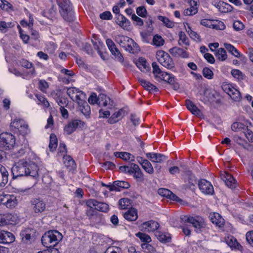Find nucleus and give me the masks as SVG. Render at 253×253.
I'll list each match as a JSON object with an SVG mask.
<instances>
[{"mask_svg":"<svg viewBox=\"0 0 253 253\" xmlns=\"http://www.w3.org/2000/svg\"><path fill=\"white\" fill-rule=\"evenodd\" d=\"M38 170V166L35 162L24 160L19 161L11 168L13 179L24 176L36 178L39 176Z\"/></svg>","mask_w":253,"mask_h":253,"instance_id":"obj_1","label":"nucleus"},{"mask_svg":"<svg viewBox=\"0 0 253 253\" xmlns=\"http://www.w3.org/2000/svg\"><path fill=\"white\" fill-rule=\"evenodd\" d=\"M59 12L65 21L72 22L75 19V13L69 0H57Z\"/></svg>","mask_w":253,"mask_h":253,"instance_id":"obj_2","label":"nucleus"},{"mask_svg":"<svg viewBox=\"0 0 253 253\" xmlns=\"http://www.w3.org/2000/svg\"><path fill=\"white\" fill-rule=\"evenodd\" d=\"M62 239V234L57 230H50L46 232L42 237L41 241L46 248H51L56 246Z\"/></svg>","mask_w":253,"mask_h":253,"instance_id":"obj_3","label":"nucleus"},{"mask_svg":"<svg viewBox=\"0 0 253 253\" xmlns=\"http://www.w3.org/2000/svg\"><path fill=\"white\" fill-rule=\"evenodd\" d=\"M116 42L126 50L130 52L134 53L137 50V44L133 40L128 37L118 36L116 37Z\"/></svg>","mask_w":253,"mask_h":253,"instance_id":"obj_4","label":"nucleus"},{"mask_svg":"<svg viewBox=\"0 0 253 253\" xmlns=\"http://www.w3.org/2000/svg\"><path fill=\"white\" fill-rule=\"evenodd\" d=\"M156 56L158 61L164 67L168 69L174 67V63L169 55L163 50H159L156 52Z\"/></svg>","mask_w":253,"mask_h":253,"instance_id":"obj_5","label":"nucleus"},{"mask_svg":"<svg viewBox=\"0 0 253 253\" xmlns=\"http://www.w3.org/2000/svg\"><path fill=\"white\" fill-rule=\"evenodd\" d=\"M15 143L14 135L9 133H2L0 134V148L4 150L11 149Z\"/></svg>","mask_w":253,"mask_h":253,"instance_id":"obj_6","label":"nucleus"},{"mask_svg":"<svg viewBox=\"0 0 253 253\" xmlns=\"http://www.w3.org/2000/svg\"><path fill=\"white\" fill-rule=\"evenodd\" d=\"M180 218L185 223L192 224L193 226L197 229H200L205 226L204 219L199 216L193 217L189 215H182Z\"/></svg>","mask_w":253,"mask_h":253,"instance_id":"obj_7","label":"nucleus"},{"mask_svg":"<svg viewBox=\"0 0 253 253\" xmlns=\"http://www.w3.org/2000/svg\"><path fill=\"white\" fill-rule=\"evenodd\" d=\"M10 126L17 129L22 135L27 134L28 131V126L25 121L21 119H14L10 124Z\"/></svg>","mask_w":253,"mask_h":253,"instance_id":"obj_8","label":"nucleus"},{"mask_svg":"<svg viewBox=\"0 0 253 253\" xmlns=\"http://www.w3.org/2000/svg\"><path fill=\"white\" fill-rule=\"evenodd\" d=\"M67 93L70 98L78 104L81 100L85 99V94L79 89L75 87L68 88Z\"/></svg>","mask_w":253,"mask_h":253,"instance_id":"obj_9","label":"nucleus"},{"mask_svg":"<svg viewBox=\"0 0 253 253\" xmlns=\"http://www.w3.org/2000/svg\"><path fill=\"white\" fill-rule=\"evenodd\" d=\"M224 91L228 94L232 100L240 101L242 97L240 91L231 84L224 85L223 87Z\"/></svg>","mask_w":253,"mask_h":253,"instance_id":"obj_10","label":"nucleus"},{"mask_svg":"<svg viewBox=\"0 0 253 253\" xmlns=\"http://www.w3.org/2000/svg\"><path fill=\"white\" fill-rule=\"evenodd\" d=\"M198 186L201 191L205 194L212 195L214 192L212 184L205 179H202L199 181Z\"/></svg>","mask_w":253,"mask_h":253,"instance_id":"obj_11","label":"nucleus"},{"mask_svg":"<svg viewBox=\"0 0 253 253\" xmlns=\"http://www.w3.org/2000/svg\"><path fill=\"white\" fill-rule=\"evenodd\" d=\"M30 203L32 209L35 213H41L45 209V203L41 199H33Z\"/></svg>","mask_w":253,"mask_h":253,"instance_id":"obj_12","label":"nucleus"},{"mask_svg":"<svg viewBox=\"0 0 253 253\" xmlns=\"http://www.w3.org/2000/svg\"><path fill=\"white\" fill-rule=\"evenodd\" d=\"M86 205L90 208L94 207L97 211L102 212H107L109 208L106 203L99 202L95 199H89L87 201Z\"/></svg>","mask_w":253,"mask_h":253,"instance_id":"obj_13","label":"nucleus"},{"mask_svg":"<svg viewBox=\"0 0 253 253\" xmlns=\"http://www.w3.org/2000/svg\"><path fill=\"white\" fill-rule=\"evenodd\" d=\"M159 224L157 221L149 220L143 223L140 226L141 231L145 232H156L159 227Z\"/></svg>","mask_w":253,"mask_h":253,"instance_id":"obj_14","label":"nucleus"},{"mask_svg":"<svg viewBox=\"0 0 253 253\" xmlns=\"http://www.w3.org/2000/svg\"><path fill=\"white\" fill-rule=\"evenodd\" d=\"M221 179L224 182L226 185L231 189L235 188L237 182L234 178L228 172L224 171L220 173Z\"/></svg>","mask_w":253,"mask_h":253,"instance_id":"obj_15","label":"nucleus"},{"mask_svg":"<svg viewBox=\"0 0 253 253\" xmlns=\"http://www.w3.org/2000/svg\"><path fill=\"white\" fill-rule=\"evenodd\" d=\"M221 179L224 182L226 185L231 189L235 188L237 182L234 178L228 172L224 171L220 173Z\"/></svg>","mask_w":253,"mask_h":253,"instance_id":"obj_16","label":"nucleus"},{"mask_svg":"<svg viewBox=\"0 0 253 253\" xmlns=\"http://www.w3.org/2000/svg\"><path fill=\"white\" fill-rule=\"evenodd\" d=\"M221 179L224 182L226 185L231 189L235 188L237 182L234 178L228 172L224 171L220 173Z\"/></svg>","mask_w":253,"mask_h":253,"instance_id":"obj_17","label":"nucleus"},{"mask_svg":"<svg viewBox=\"0 0 253 253\" xmlns=\"http://www.w3.org/2000/svg\"><path fill=\"white\" fill-rule=\"evenodd\" d=\"M0 202L1 204L5 206L8 208H12L14 207L17 204L16 197L13 195H5L1 198Z\"/></svg>","mask_w":253,"mask_h":253,"instance_id":"obj_18","label":"nucleus"},{"mask_svg":"<svg viewBox=\"0 0 253 253\" xmlns=\"http://www.w3.org/2000/svg\"><path fill=\"white\" fill-rule=\"evenodd\" d=\"M15 240L14 235L10 232L0 230V243L6 244L13 242Z\"/></svg>","mask_w":253,"mask_h":253,"instance_id":"obj_19","label":"nucleus"},{"mask_svg":"<svg viewBox=\"0 0 253 253\" xmlns=\"http://www.w3.org/2000/svg\"><path fill=\"white\" fill-rule=\"evenodd\" d=\"M146 157L152 162L161 163L166 161L168 157L165 155L155 153H147L146 154Z\"/></svg>","mask_w":253,"mask_h":253,"instance_id":"obj_20","label":"nucleus"},{"mask_svg":"<svg viewBox=\"0 0 253 253\" xmlns=\"http://www.w3.org/2000/svg\"><path fill=\"white\" fill-rule=\"evenodd\" d=\"M130 187L129 183L124 181H115L110 187V191H121L122 189H127Z\"/></svg>","mask_w":253,"mask_h":253,"instance_id":"obj_21","label":"nucleus"},{"mask_svg":"<svg viewBox=\"0 0 253 253\" xmlns=\"http://www.w3.org/2000/svg\"><path fill=\"white\" fill-rule=\"evenodd\" d=\"M209 218L212 223L215 224L219 227H221L223 226L224 220L218 213L213 212L210 213Z\"/></svg>","mask_w":253,"mask_h":253,"instance_id":"obj_22","label":"nucleus"},{"mask_svg":"<svg viewBox=\"0 0 253 253\" xmlns=\"http://www.w3.org/2000/svg\"><path fill=\"white\" fill-rule=\"evenodd\" d=\"M158 193L160 195L169 198L173 201H178L180 200V199L176 195L168 189L160 188L158 191Z\"/></svg>","mask_w":253,"mask_h":253,"instance_id":"obj_23","label":"nucleus"},{"mask_svg":"<svg viewBox=\"0 0 253 253\" xmlns=\"http://www.w3.org/2000/svg\"><path fill=\"white\" fill-rule=\"evenodd\" d=\"M35 233V231L33 229L26 228L22 230L20 234L22 241L24 243H28L31 238V236Z\"/></svg>","mask_w":253,"mask_h":253,"instance_id":"obj_24","label":"nucleus"},{"mask_svg":"<svg viewBox=\"0 0 253 253\" xmlns=\"http://www.w3.org/2000/svg\"><path fill=\"white\" fill-rule=\"evenodd\" d=\"M81 123V121L75 120L71 122L68 123L64 127V131L67 134H70L73 132L75 129L78 127L79 124Z\"/></svg>","mask_w":253,"mask_h":253,"instance_id":"obj_25","label":"nucleus"},{"mask_svg":"<svg viewBox=\"0 0 253 253\" xmlns=\"http://www.w3.org/2000/svg\"><path fill=\"white\" fill-rule=\"evenodd\" d=\"M169 52L172 55L175 57L180 56L182 58L188 57V54L186 51L178 47L175 46L169 49Z\"/></svg>","mask_w":253,"mask_h":253,"instance_id":"obj_26","label":"nucleus"},{"mask_svg":"<svg viewBox=\"0 0 253 253\" xmlns=\"http://www.w3.org/2000/svg\"><path fill=\"white\" fill-rule=\"evenodd\" d=\"M185 105L187 108L191 113L197 116H200L202 115L201 110L190 100H186Z\"/></svg>","mask_w":253,"mask_h":253,"instance_id":"obj_27","label":"nucleus"},{"mask_svg":"<svg viewBox=\"0 0 253 253\" xmlns=\"http://www.w3.org/2000/svg\"><path fill=\"white\" fill-rule=\"evenodd\" d=\"M54 96L56 102L60 106V107H66L68 104V99L61 94L60 91L52 94Z\"/></svg>","mask_w":253,"mask_h":253,"instance_id":"obj_28","label":"nucleus"},{"mask_svg":"<svg viewBox=\"0 0 253 253\" xmlns=\"http://www.w3.org/2000/svg\"><path fill=\"white\" fill-rule=\"evenodd\" d=\"M117 24L125 30H128L130 27V21L124 15L119 14L117 19Z\"/></svg>","mask_w":253,"mask_h":253,"instance_id":"obj_29","label":"nucleus"},{"mask_svg":"<svg viewBox=\"0 0 253 253\" xmlns=\"http://www.w3.org/2000/svg\"><path fill=\"white\" fill-rule=\"evenodd\" d=\"M78 104L81 112L86 117L88 116L90 113V109L85 99L81 100Z\"/></svg>","mask_w":253,"mask_h":253,"instance_id":"obj_30","label":"nucleus"},{"mask_svg":"<svg viewBox=\"0 0 253 253\" xmlns=\"http://www.w3.org/2000/svg\"><path fill=\"white\" fill-rule=\"evenodd\" d=\"M124 217L128 221H132L136 220L138 218L137 210L134 208L128 210L124 213Z\"/></svg>","mask_w":253,"mask_h":253,"instance_id":"obj_31","label":"nucleus"},{"mask_svg":"<svg viewBox=\"0 0 253 253\" xmlns=\"http://www.w3.org/2000/svg\"><path fill=\"white\" fill-rule=\"evenodd\" d=\"M125 112L123 109H120L114 113L108 120V123L113 124L118 122L124 116Z\"/></svg>","mask_w":253,"mask_h":253,"instance_id":"obj_32","label":"nucleus"},{"mask_svg":"<svg viewBox=\"0 0 253 253\" xmlns=\"http://www.w3.org/2000/svg\"><path fill=\"white\" fill-rule=\"evenodd\" d=\"M141 85L146 90L150 91H154L157 92L158 88L154 84H152L149 81L143 79H139L138 80Z\"/></svg>","mask_w":253,"mask_h":253,"instance_id":"obj_33","label":"nucleus"},{"mask_svg":"<svg viewBox=\"0 0 253 253\" xmlns=\"http://www.w3.org/2000/svg\"><path fill=\"white\" fill-rule=\"evenodd\" d=\"M155 235L156 238L161 242L168 243L171 240L169 234L164 233L159 231H156L155 232Z\"/></svg>","mask_w":253,"mask_h":253,"instance_id":"obj_34","label":"nucleus"},{"mask_svg":"<svg viewBox=\"0 0 253 253\" xmlns=\"http://www.w3.org/2000/svg\"><path fill=\"white\" fill-rule=\"evenodd\" d=\"M137 67L142 72H146L149 70V66L147 65L146 60L144 58H140L136 62Z\"/></svg>","mask_w":253,"mask_h":253,"instance_id":"obj_35","label":"nucleus"},{"mask_svg":"<svg viewBox=\"0 0 253 253\" xmlns=\"http://www.w3.org/2000/svg\"><path fill=\"white\" fill-rule=\"evenodd\" d=\"M98 104L100 106H107L108 105L112 106L110 98L104 94L99 95Z\"/></svg>","mask_w":253,"mask_h":253,"instance_id":"obj_36","label":"nucleus"},{"mask_svg":"<svg viewBox=\"0 0 253 253\" xmlns=\"http://www.w3.org/2000/svg\"><path fill=\"white\" fill-rule=\"evenodd\" d=\"M217 8L222 13H227L233 10V7L230 4L223 1L220 2L217 4Z\"/></svg>","mask_w":253,"mask_h":253,"instance_id":"obj_37","label":"nucleus"},{"mask_svg":"<svg viewBox=\"0 0 253 253\" xmlns=\"http://www.w3.org/2000/svg\"><path fill=\"white\" fill-rule=\"evenodd\" d=\"M174 79V76L167 72H164L161 76L158 77V81H164L168 83H173V80Z\"/></svg>","mask_w":253,"mask_h":253,"instance_id":"obj_38","label":"nucleus"},{"mask_svg":"<svg viewBox=\"0 0 253 253\" xmlns=\"http://www.w3.org/2000/svg\"><path fill=\"white\" fill-rule=\"evenodd\" d=\"M57 138L56 136L53 134L52 133L50 135V141H49V150L53 152L54 151L57 147Z\"/></svg>","mask_w":253,"mask_h":253,"instance_id":"obj_39","label":"nucleus"},{"mask_svg":"<svg viewBox=\"0 0 253 253\" xmlns=\"http://www.w3.org/2000/svg\"><path fill=\"white\" fill-rule=\"evenodd\" d=\"M63 162L65 166L71 169L76 168V164L74 160L69 155L63 157Z\"/></svg>","mask_w":253,"mask_h":253,"instance_id":"obj_40","label":"nucleus"},{"mask_svg":"<svg viewBox=\"0 0 253 253\" xmlns=\"http://www.w3.org/2000/svg\"><path fill=\"white\" fill-rule=\"evenodd\" d=\"M178 36L179 37L178 44L179 45H182V44H184L186 46L189 45V41L188 38L187 37L184 32H179L178 33Z\"/></svg>","mask_w":253,"mask_h":253,"instance_id":"obj_41","label":"nucleus"},{"mask_svg":"<svg viewBox=\"0 0 253 253\" xmlns=\"http://www.w3.org/2000/svg\"><path fill=\"white\" fill-rule=\"evenodd\" d=\"M133 169L134 170V178L138 180H142L143 174L139 166L136 164L133 165Z\"/></svg>","mask_w":253,"mask_h":253,"instance_id":"obj_42","label":"nucleus"},{"mask_svg":"<svg viewBox=\"0 0 253 253\" xmlns=\"http://www.w3.org/2000/svg\"><path fill=\"white\" fill-rule=\"evenodd\" d=\"M158 19L162 21L165 26L168 28H171L174 26V22L170 20L167 17L160 15L158 16Z\"/></svg>","mask_w":253,"mask_h":253,"instance_id":"obj_43","label":"nucleus"},{"mask_svg":"<svg viewBox=\"0 0 253 253\" xmlns=\"http://www.w3.org/2000/svg\"><path fill=\"white\" fill-rule=\"evenodd\" d=\"M224 46L229 52L235 57H238L240 56V53L238 50L231 44L225 43L224 44Z\"/></svg>","mask_w":253,"mask_h":253,"instance_id":"obj_44","label":"nucleus"},{"mask_svg":"<svg viewBox=\"0 0 253 253\" xmlns=\"http://www.w3.org/2000/svg\"><path fill=\"white\" fill-rule=\"evenodd\" d=\"M15 26L14 22H5V21H0V31L6 32L8 28L13 27Z\"/></svg>","mask_w":253,"mask_h":253,"instance_id":"obj_45","label":"nucleus"},{"mask_svg":"<svg viewBox=\"0 0 253 253\" xmlns=\"http://www.w3.org/2000/svg\"><path fill=\"white\" fill-rule=\"evenodd\" d=\"M226 242L231 248L239 249V247H241V245L237 242L236 239L233 237L231 238L228 237L226 239Z\"/></svg>","mask_w":253,"mask_h":253,"instance_id":"obj_46","label":"nucleus"},{"mask_svg":"<svg viewBox=\"0 0 253 253\" xmlns=\"http://www.w3.org/2000/svg\"><path fill=\"white\" fill-rule=\"evenodd\" d=\"M152 68H153V73L156 78V79L158 81V77L161 76V75L164 72L161 71L160 69L159 66L156 62H153L152 63Z\"/></svg>","mask_w":253,"mask_h":253,"instance_id":"obj_47","label":"nucleus"},{"mask_svg":"<svg viewBox=\"0 0 253 253\" xmlns=\"http://www.w3.org/2000/svg\"><path fill=\"white\" fill-rule=\"evenodd\" d=\"M186 30L192 39L198 42L201 41L199 35L196 32L193 31L189 25H188L187 28H186Z\"/></svg>","mask_w":253,"mask_h":253,"instance_id":"obj_48","label":"nucleus"},{"mask_svg":"<svg viewBox=\"0 0 253 253\" xmlns=\"http://www.w3.org/2000/svg\"><path fill=\"white\" fill-rule=\"evenodd\" d=\"M153 42L155 45L161 46L164 45L165 41L161 36L156 35L153 37Z\"/></svg>","mask_w":253,"mask_h":253,"instance_id":"obj_49","label":"nucleus"},{"mask_svg":"<svg viewBox=\"0 0 253 253\" xmlns=\"http://www.w3.org/2000/svg\"><path fill=\"white\" fill-rule=\"evenodd\" d=\"M245 125L242 123L235 122L231 126V129L234 131H241L246 128Z\"/></svg>","mask_w":253,"mask_h":253,"instance_id":"obj_50","label":"nucleus"},{"mask_svg":"<svg viewBox=\"0 0 253 253\" xmlns=\"http://www.w3.org/2000/svg\"><path fill=\"white\" fill-rule=\"evenodd\" d=\"M216 56L218 58L221 60L224 61L227 58V54L226 50L223 48H220L218 49Z\"/></svg>","mask_w":253,"mask_h":253,"instance_id":"obj_51","label":"nucleus"},{"mask_svg":"<svg viewBox=\"0 0 253 253\" xmlns=\"http://www.w3.org/2000/svg\"><path fill=\"white\" fill-rule=\"evenodd\" d=\"M142 167L146 172L149 174H152L154 172L153 166L148 160L145 161V163L144 165L142 166Z\"/></svg>","mask_w":253,"mask_h":253,"instance_id":"obj_52","label":"nucleus"},{"mask_svg":"<svg viewBox=\"0 0 253 253\" xmlns=\"http://www.w3.org/2000/svg\"><path fill=\"white\" fill-rule=\"evenodd\" d=\"M136 236L139 238L142 242H145V243H149L151 241L150 237L145 233L138 232L136 234Z\"/></svg>","mask_w":253,"mask_h":253,"instance_id":"obj_53","label":"nucleus"},{"mask_svg":"<svg viewBox=\"0 0 253 253\" xmlns=\"http://www.w3.org/2000/svg\"><path fill=\"white\" fill-rule=\"evenodd\" d=\"M36 97L38 99V104H42L45 107H48L49 106V102L44 96L42 95H36Z\"/></svg>","mask_w":253,"mask_h":253,"instance_id":"obj_54","label":"nucleus"},{"mask_svg":"<svg viewBox=\"0 0 253 253\" xmlns=\"http://www.w3.org/2000/svg\"><path fill=\"white\" fill-rule=\"evenodd\" d=\"M48 84L44 80H40L39 82V88L43 92H45L48 88Z\"/></svg>","mask_w":253,"mask_h":253,"instance_id":"obj_55","label":"nucleus"},{"mask_svg":"<svg viewBox=\"0 0 253 253\" xmlns=\"http://www.w3.org/2000/svg\"><path fill=\"white\" fill-rule=\"evenodd\" d=\"M119 203L122 209H126L130 204V200L128 198H122L119 200Z\"/></svg>","mask_w":253,"mask_h":253,"instance_id":"obj_56","label":"nucleus"},{"mask_svg":"<svg viewBox=\"0 0 253 253\" xmlns=\"http://www.w3.org/2000/svg\"><path fill=\"white\" fill-rule=\"evenodd\" d=\"M204 77L208 79L213 78V73L212 71L208 68H204L202 71Z\"/></svg>","mask_w":253,"mask_h":253,"instance_id":"obj_57","label":"nucleus"},{"mask_svg":"<svg viewBox=\"0 0 253 253\" xmlns=\"http://www.w3.org/2000/svg\"><path fill=\"white\" fill-rule=\"evenodd\" d=\"M136 11L137 14L141 17H145L147 13L146 9L143 6L138 7Z\"/></svg>","mask_w":253,"mask_h":253,"instance_id":"obj_58","label":"nucleus"},{"mask_svg":"<svg viewBox=\"0 0 253 253\" xmlns=\"http://www.w3.org/2000/svg\"><path fill=\"white\" fill-rule=\"evenodd\" d=\"M131 19L135 22V24L136 26L141 27L144 24L143 20L136 16L135 14H131Z\"/></svg>","mask_w":253,"mask_h":253,"instance_id":"obj_59","label":"nucleus"},{"mask_svg":"<svg viewBox=\"0 0 253 253\" xmlns=\"http://www.w3.org/2000/svg\"><path fill=\"white\" fill-rule=\"evenodd\" d=\"M106 43L111 53L114 52V51L117 49L116 45L111 39H107L106 41Z\"/></svg>","mask_w":253,"mask_h":253,"instance_id":"obj_60","label":"nucleus"},{"mask_svg":"<svg viewBox=\"0 0 253 253\" xmlns=\"http://www.w3.org/2000/svg\"><path fill=\"white\" fill-rule=\"evenodd\" d=\"M12 5L5 0H0V7L4 10L7 11L11 8Z\"/></svg>","mask_w":253,"mask_h":253,"instance_id":"obj_61","label":"nucleus"},{"mask_svg":"<svg viewBox=\"0 0 253 253\" xmlns=\"http://www.w3.org/2000/svg\"><path fill=\"white\" fill-rule=\"evenodd\" d=\"M198 11L197 7H192L190 6V7L186 9L184 11V14L185 15H193L197 13Z\"/></svg>","mask_w":253,"mask_h":253,"instance_id":"obj_62","label":"nucleus"},{"mask_svg":"<svg viewBox=\"0 0 253 253\" xmlns=\"http://www.w3.org/2000/svg\"><path fill=\"white\" fill-rule=\"evenodd\" d=\"M245 135L249 142H253V132L252 130L249 129L247 127L245 128L244 132Z\"/></svg>","mask_w":253,"mask_h":253,"instance_id":"obj_63","label":"nucleus"},{"mask_svg":"<svg viewBox=\"0 0 253 253\" xmlns=\"http://www.w3.org/2000/svg\"><path fill=\"white\" fill-rule=\"evenodd\" d=\"M104 253H121V250L118 247H111L108 248Z\"/></svg>","mask_w":253,"mask_h":253,"instance_id":"obj_64","label":"nucleus"}]
</instances>
